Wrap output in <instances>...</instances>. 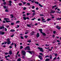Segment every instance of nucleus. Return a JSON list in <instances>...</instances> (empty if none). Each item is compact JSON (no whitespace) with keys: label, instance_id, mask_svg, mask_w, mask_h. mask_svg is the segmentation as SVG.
Listing matches in <instances>:
<instances>
[{"label":"nucleus","instance_id":"4468645a","mask_svg":"<svg viewBox=\"0 0 61 61\" xmlns=\"http://www.w3.org/2000/svg\"><path fill=\"white\" fill-rule=\"evenodd\" d=\"M5 27L3 26H1V27H0V29H4Z\"/></svg>","mask_w":61,"mask_h":61},{"label":"nucleus","instance_id":"b1692460","mask_svg":"<svg viewBox=\"0 0 61 61\" xmlns=\"http://www.w3.org/2000/svg\"><path fill=\"white\" fill-rule=\"evenodd\" d=\"M50 20H51V19L48 18L47 19V21H49Z\"/></svg>","mask_w":61,"mask_h":61},{"label":"nucleus","instance_id":"338daca9","mask_svg":"<svg viewBox=\"0 0 61 61\" xmlns=\"http://www.w3.org/2000/svg\"><path fill=\"white\" fill-rule=\"evenodd\" d=\"M40 16H44V15H43V14H41L40 15Z\"/></svg>","mask_w":61,"mask_h":61},{"label":"nucleus","instance_id":"ddd939ff","mask_svg":"<svg viewBox=\"0 0 61 61\" xmlns=\"http://www.w3.org/2000/svg\"><path fill=\"white\" fill-rule=\"evenodd\" d=\"M39 58H40L41 60H42V56L40 55H39Z\"/></svg>","mask_w":61,"mask_h":61},{"label":"nucleus","instance_id":"e433bc0d","mask_svg":"<svg viewBox=\"0 0 61 61\" xmlns=\"http://www.w3.org/2000/svg\"><path fill=\"white\" fill-rule=\"evenodd\" d=\"M16 23H20V21H17L16 22Z\"/></svg>","mask_w":61,"mask_h":61},{"label":"nucleus","instance_id":"5701e85b","mask_svg":"<svg viewBox=\"0 0 61 61\" xmlns=\"http://www.w3.org/2000/svg\"><path fill=\"white\" fill-rule=\"evenodd\" d=\"M34 2L35 4H38V2H37V1H34Z\"/></svg>","mask_w":61,"mask_h":61},{"label":"nucleus","instance_id":"6ab92c4d","mask_svg":"<svg viewBox=\"0 0 61 61\" xmlns=\"http://www.w3.org/2000/svg\"><path fill=\"white\" fill-rule=\"evenodd\" d=\"M21 61V59L20 58H19L17 60V61Z\"/></svg>","mask_w":61,"mask_h":61},{"label":"nucleus","instance_id":"4c0bfd02","mask_svg":"<svg viewBox=\"0 0 61 61\" xmlns=\"http://www.w3.org/2000/svg\"><path fill=\"white\" fill-rule=\"evenodd\" d=\"M27 5H30V4L29 3H27Z\"/></svg>","mask_w":61,"mask_h":61},{"label":"nucleus","instance_id":"8fccbe9b","mask_svg":"<svg viewBox=\"0 0 61 61\" xmlns=\"http://www.w3.org/2000/svg\"><path fill=\"white\" fill-rule=\"evenodd\" d=\"M61 20V18H57V20Z\"/></svg>","mask_w":61,"mask_h":61},{"label":"nucleus","instance_id":"423d86ee","mask_svg":"<svg viewBox=\"0 0 61 61\" xmlns=\"http://www.w3.org/2000/svg\"><path fill=\"white\" fill-rule=\"evenodd\" d=\"M38 48L40 50V51H41V52H43L44 51L43 50V48L40 47H38Z\"/></svg>","mask_w":61,"mask_h":61},{"label":"nucleus","instance_id":"c9c22d12","mask_svg":"<svg viewBox=\"0 0 61 61\" xmlns=\"http://www.w3.org/2000/svg\"><path fill=\"white\" fill-rule=\"evenodd\" d=\"M28 37V36H25V38H26Z\"/></svg>","mask_w":61,"mask_h":61},{"label":"nucleus","instance_id":"f8f14e48","mask_svg":"<svg viewBox=\"0 0 61 61\" xmlns=\"http://www.w3.org/2000/svg\"><path fill=\"white\" fill-rule=\"evenodd\" d=\"M56 28H57L58 29H59H59H60L61 28L59 26H57L56 27Z\"/></svg>","mask_w":61,"mask_h":61},{"label":"nucleus","instance_id":"4be33fe9","mask_svg":"<svg viewBox=\"0 0 61 61\" xmlns=\"http://www.w3.org/2000/svg\"><path fill=\"white\" fill-rule=\"evenodd\" d=\"M39 5L40 6V7H43V6L41 5L40 4H39Z\"/></svg>","mask_w":61,"mask_h":61},{"label":"nucleus","instance_id":"f704fd0d","mask_svg":"<svg viewBox=\"0 0 61 61\" xmlns=\"http://www.w3.org/2000/svg\"><path fill=\"white\" fill-rule=\"evenodd\" d=\"M26 7H24L23 10H26Z\"/></svg>","mask_w":61,"mask_h":61},{"label":"nucleus","instance_id":"6e6552de","mask_svg":"<svg viewBox=\"0 0 61 61\" xmlns=\"http://www.w3.org/2000/svg\"><path fill=\"white\" fill-rule=\"evenodd\" d=\"M35 32L34 31H32L30 33V34L31 36H33V35H34V34H35Z\"/></svg>","mask_w":61,"mask_h":61},{"label":"nucleus","instance_id":"9b49d317","mask_svg":"<svg viewBox=\"0 0 61 61\" xmlns=\"http://www.w3.org/2000/svg\"><path fill=\"white\" fill-rule=\"evenodd\" d=\"M9 54L10 55L12 54V51L10 50L9 51Z\"/></svg>","mask_w":61,"mask_h":61},{"label":"nucleus","instance_id":"3c124183","mask_svg":"<svg viewBox=\"0 0 61 61\" xmlns=\"http://www.w3.org/2000/svg\"><path fill=\"white\" fill-rule=\"evenodd\" d=\"M3 5H5V4H6V2H4L3 4Z\"/></svg>","mask_w":61,"mask_h":61},{"label":"nucleus","instance_id":"bb28decb","mask_svg":"<svg viewBox=\"0 0 61 61\" xmlns=\"http://www.w3.org/2000/svg\"><path fill=\"white\" fill-rule=\"evenodd\" d=\"M50 57V56L48 55H47L45 57V58H46L47 57Z\"/></svg>","mask_w":61,"mask_h":61},{"label":"nucleus","instance_id":"5fc2aeb1","mask_svg":"<svg viewBox=\"0 0 61 61\" xmlns=\"http://www.w3.org/2000/svg\"><path fill=\"white\" fill-rule=\"evenodd\" d=\"M19 53V51H18L17 52V54H16V55H18V54Z\"/></svg>","mask_w":61,"mask_h":61},{"label":"nucleus","instance_id":"680f3d73","mask_svg":"<svg viewBox=\"0 0 61 61\" xmlns=\"http://www.w3.org/2000/svg\"><path fill=\"white\" fill-rule=\"evenodd\" d=\"M56 58V57H55L53 59V60H55Z\"/></svg>","mask_w":61,"mask_h":61},{"label":"nucleus","instance_id":"7c9ffc66","mask_svg":"<svg viewBox=\"0 0 61 61\" xmlns=\"http://www.w3.org/2000/svg\"><path fill=\"white\" fill-rule=\"evenodd\" d=\"M40 55H41L42 56H44V55H43V54L42 53H40Z\"/></svg>","mask_w":61,"mask_h":61},{"label":"nucleus","instance_id":"09e8293b","mask_svg":"<svg viewBox=\"0 0 61 61\" xmlns=\"http://www.w3.org/2000/svg\"><path fill=\"white\" fill-rule=\"evenodd\" d=\"M46 21H47V20H45L44 21H43V23H45V22H46Z\"/></svg>","mask_w":61,"mask_h":61},{"label":"nucleus","instance_id":"864d4df0","mask_svg":"<svg viewBox=\"0 0 61 61\" xmlns=\"http://www.w3.org/2000/svg\"><path fill=\"white\" fill-rule=\"evenodd\" d=\"M14 45H15V47H16V46H17L16 45V44L15 43L14 44Z\"/></svg>","mask_w":61,"mask_h":61},{"label":"nucleus","instance_id":"39448f33","mask_svg":"<svg viewBox=\"0 0 61 61\" xmlns=\"http://www.w3.org/2000/svg\"><path fill=\"white\" fill-rule=\"evenodd\" d=\"M21 53L22 54V55H24V56H25V54H26V52H25V51H21Z\"/></svg>","mask_w":61,"mask_h":61},{"label":"nucleus","instance_id":"aec40b11","mask_svg":"<svg viewBox=\"0 0 61 61\" xmlns=\"http://www.w3.org/2000/svg\"><path fill=\"white\" fill-rule=\"evenodd\" d=\"M53 54H54L55 56H57V54H55L54 53H53Z\"/></svg>","mask_w":61,"mask_h":61},{"label":"nucleus","instance_id":"cd10ccee","mask_svg":"<svg viewBox=\"0 0 61 61\" xmlns=\"http://www.w3.org/2000/svg\"><path fill=\"white\" fill-rule=\"evenodd\" d=\"M10 16H11L12 17H11V18H13V17H14V16H13V15L11 14L10 15Z\"/></svg>","mask_w":61,"mask_h":61},{"label":"nucleus","instance_id":"e2e57ef3","mask_svg":"<svg viewBox=\"0 0 61 61\" xmlns=\"http://www.w3.org/2000/svg\"><path fill=\"white\" fill-rule=\"evenodd\" d=\"M32 12H35V11L34 10H32Z\"/></svg>","mask_w":61,"mask_h":61},{"label":"nucleus","instance_id":"603ef678","mask_svg":"<svg viewBox=\"0 0 61 61\" xmlns=\"http://www.w3.org/2000/svg\"><path fill=\"white\" fill-rule=\"evenodd\" d=\"M3 7L4 8H6V7L5 6H3Z\"/></svg>","mask_w":61,"mask_h":61},{"label":"nucleus","instance_id":"052dcab7","mask_svg":"<svg viewBox=\"0 0 61 61\" xmlns=\"http://www.w3.org/2000/svg\"><path fill=\"white\" fill-rule=\"evenodd\" d=\"M22 58H23V59L25 58V56H22Z\"/></svg>","mask_w":61,"mask_h":61},{"label":"nucleus","instance_id":"f03ea898","mask_svg":"<svg viewBox=\"0 0 61 61\" xmlns=\"http://www.w3.org/2000/svg\"><path fill=\"white\" fill-rule=\"evenodd\" d=\"M4 20H5L6 22V23H8V22H11V21H9L7 20H9V19L8 18H4Z\"/></svg>","mask_w":61,"mask_h":61},{"label":"nucleus","instance_id":"a18cd8bd","mask_svg":"<svg viewBox=\"0 0 61 61\" xmlns=\"http://www.w3.org/2000/svg\"><path fill=\"white\" fill-rule=\"evenodd\" d=\"M30 15V13H27V15Z\"/></svg>","mask_w":61,"mask_h":61},{"label":"nucleus","instance_id":"4d7b16f0","mask_svg":"<svg viewBox=\"0 0 61 61\" xmlns=\"http://www.w3.org/2000/svg\"><path fill=\"white\" fill-rule=\"evenodd\" d=\"M21 38V39H24V37H23V36H21V37H20Z\"/></svg>","mask_w":61,"mask_h":61},{"label":"nucleus","instance_id":"f257e3e1","mask_svg":"<svg viewBox=\"0 0 61 61\" xmlns=\"http://www.w3.org/2000/svg\"><path fill=\"white\" fill-rule=\"evenodd\" d=\"M6 40H7V44L8 45H9L11 44V41H10V38H9L7 39Z\"/></svg>","mask_w":61,"mask_h":61},{"label":"nucleus","instance_id":"dca6fc26","mask_svg":"<svg viewBox=\"0 0 61 61\" xmlns=\"http://www.w3.org/2000/svg\"><path fill=\"white\" fill-rule=\"evenodd\" d=\"M27 26L29 27H31V26H30V25L29 24H27Z\"/></svg>","mask_w":61,"mask_h":61},{"label":"nucleus","instance_id":"69168bd1","mask_svg":"<svg viewBox=\"0 0 61 61\" xmlns=\"http://www.w3.org/2000/svg\"><path fill=\"white\" fill-rule=\"evenodd\" d=\"M6 27L7 28H9V25H7L6 26Z\"/></svg>","mask_w":61,"mask_h":61},{"label":"nucleus","instance_id":"79ce46f5","mask_svg":"<svg viewBox=\"0 0 61 61\" xmlns=\"http://www.w3.org/2000/svg\"><path fill=\"white\" fill-rule=\"evenodd\" d=\"M14 36V34H13L11 36V37H13Z\"/></svg>","mask_w":61,"mask_h":61},{"label":"nucleus","instance_id":"c03bdc74","mask_svg":"<svg viewBox=\"0 0 61 61\" xmlns=\"http://www.w3.org/2000/svg\"><path fill=\"white\" fill-rule=\"evenodd\" d=\"M56 33V31H54L53 32V34H55Z\"/></svg>","mask_w":61,"mask_h":61},{"label":"nucleus","instance_id":"2f4dec72","mask_svg":"<svg viewBox=\"0 0 61 61\" xmlns=\"http://www.w3.org/2000/svg\"><path fill=\"white\" fill-rule=\"evenodd\" d=\"M19 5H20V6L22 5V3H20L19 4Z\"/></svg>","mask_w":61,"mask_h":61},{"label":"nucleus","instance_id":"473e14b6","mask_svg":"<svg viewBox=\"0 0 61 61\" xmlns=\"http://www.w3.org/2000/svg\"><path fill=\"white\" fill-rule=\"evenodd\" d=\"M52 12V13H55L56 12H55V11H53V10H51Z\"/></svg>","mask_w":61,"mask_h":61},{"label":"nucleus","instance_id":"de8ad7c7","mask_svg":"<svg viewBox=\"0 0 61 61\" xmlns=\"http://www.w3.org/2000/svg\"><path fill=\"white\" fill-rule=\"evenodd\" d=\"M35 19H36V18L35 17H34V18H33L32 19V20H35Z\"/></svg>","mask_w":61,"mask_h":61},{"label":"nucleus","instance_id":"bf43d9fd","mask_svg":"<svg viewBox=\"0 0 61 61\" xmlns=\"http://www.w3.org/2000/svg\"><path fill=\"white\" fill-rule=\"evenodd\" d=\"M19 25H17V27H16V28H18V27H19Z\"/></svg>","mask_w":61,"mask_h":61},{"label":"nucleus","instance_id":"f3484780","mask_svg":"<svg viewBox=\"0 0 61 61\" xmlns=\"http://www.w3.org/2000/svg\"><path fill=\"white\" fill-rule=\"evenodd\" d=\"M23 18L24 20H26V18L25 17H23Z\"/></svg>","mask_w":61,"mask_h":61},{"label":"nucleus","instance_id":"72a5a7b5","mask_svg":"<svg viewBox=\"0 0 61 61\" xmlns=\"http://www.w3.org/2000/svg\"><path fill=\"white\" fill-rule=\"evenodd\" d=\"M11 25H14V23H11L10 24Z\"/></svg>","mask_w":61,"mask_h":61},{"label":"nucleus","instance_id":"0e129e2a","mask_svg":"<svg viewBox=\"0 0 61 61\" xmlns=\"http://www.w3.org/2000/svg\"><path fill=\"white\" fill-rule=\"evenodd\" d=\"M57 42H60V41L58 40H57Z\"/></svg>","mask_w":61,"mask_h":61},{"label":"nucleus","instance_id":"a878e982","mask_svg":"<svg viewBox=\"0 0 61 61\" xmlns=\"http://www.w3.org/2000/svg\"><path fill=\"white\" fill-rule=\"evenodd\" d=\"M23 48V47L22 46H20V49H21Z\"/></svg>","mask_w":61,"mask_h":61},{"label":"nucleus","instance_id":"0eeeda50","mask_svg":"<svg viewBox=\"0 0 61 61\" xmlns=\"http://www.w3.org/2000/svg\"><path fill=\"white\" fill-rule=\"evenodd\" d=\"M40 32L41 33V34H42L43 36H46V33L42 32V31H40Z\"/></svg>","mask_w":61,"mask_h":61},{"label":"nucleus","instance_id":"1a4fd4ad","mask_svg":"<svg viewBox=\"0 0 61 61\" xmlns=\"http://www.w3.org/2000/svg\"><path fill=\"white\" fill-rule=\"evenodd\" d=\"M5 34V32H2V31H0V35H4Z\"/></svg>","mask_w":61,"mask_h":61},{"label":"nucleus","instance_id":"20e7f679","mask_svg":"<svg viewBox=\"0 0 61 61\" xmlns=\"http://www.w3.org/2000/svg\"><path fill=\"white\" fill-rule=\"evenodd\" d=\"M24 50H30V48H29V46H27L24 48Z\"/></svg>","mask_w":61,"mask_h":61},{"label":"nucleus","instance_id":"9d476101","mask_svg":"<svg viewBox=\"0 0 61 61\" xmlns=\"http://www.w3.org/2000/svg\"><path fill=\"white\" fill-rule=\"evenodd\" d=\"M36 36L37 37H39L40 36V35H39V33H37L36 35Z\"/></svg>","mask_w":61,"mask_h":61},{"label":"nucleus","instance_id":"774afa93","mask_svg":"<svg viewBox=\"0 0 61 61\" xmlns=\"http://www.w3.org/2000/svg\"><path fill=\"white\" fill-rule=\"evenodd\" d=\"M38 21H40V19L39 18L38 19Z\"/></svg>","mask_w":61,"mask_h":61},{"label":"nucleus","instance_id":"c85d7f7f","mask_svg":"<svg viewBox=\"0 0 61 61\" xmlns=\"http://www.w3.org/2000/svg\"><path fill=\"white\" fill-rule=\"evenodd\" d=\"M27 42H29V43H30L31 42V41L30 40H29L27 41Z\"/></svg>","mask_w":61,"mask_h":61},{"label":"nucleus","instance_id":"37998d69","mask_svg":"<svg viewBox=\"0 0 61 61\" xmlns=\"http://www.w3.org/2000/svg\"><path fill=\"white\" fill-rule=\"evenodd\" d=\"M28 32H26L25 33V35H26V34H28Z\"/></svg>","mask_w":61,"mask_h":61},{"label":"nucleus","instance_id":"ea45409f","mask_svg":"<svg viewBox=\"0 0 61 61\" xmlns=\"http://www.w3.org/2000/svg\"><path fill=\"white\" fill-rule=\"evenodd\" d=\"M14 45V43L13 42H12V44H11V45L13 46V45Z\"/></svg>","mask_w":61,"mask_h":61},{"label":"nucleus","instance_id":"c756f323","mask_svg":"<svg viewBox=\"0 0 61 61\" xmlns=\"http://www.w3.org/2000/svg\"><path fill=\"white\" fill-rule=\"evenodd\" d=\"M36 15V13L35 12H34L33 13L32 15Z\"/></svg>","mask_w":61,"mask_h":61},{"label":"nucleus","instance_id":"a19ab883","mask_svg":"<svg viewBox=\"0 0 61 61\" xmlns=\"http://www.w3.org/2000/svg\"><path fill=\"white\" fill-rule=\"evenodd\" d=\"M35 6H33L32 7V9H34V8H35Z\"/></svg>","mask_w":61,"mask_h":61},{"label":"nucleus","instance_id":"6e6d98bb","mask_svg":"<svg viewBox=\"0 0 61 61\" xmlns=\"http://www.w3.org/2000/svg\"><path fill=\"white\" fill-rule=\"evenodd\" d=\"M39 31H42V29H39Z\"/></svg>","mask_w":61,"mask_h":61},{"label":"nucleus","instance_id":"58836bf2","mask_svg":"<svg viewBox=\"0 0 61 61\" xmlns=\"http://www.w3.org/2000/svg\"><path fill=\"white\" fill-rule=\"evenodd\" d=\"M9 3L10 4H11V3H12V1H11V0H9Z\"/></svg>","mask_w":61,"mask_h":61},{"label":"nucleus","instance_id":"412c9836","mask_svg":"<svg viewBox=\"0 0 61 61\" xmlns=\"http://www.w3.org/2000/svg\"><path fill=\"white\" fill-rule=\"evenodd\" d=\"M5 12H8L9 11L8 10H7V9H6L5 10Z\"/></svg>","mask_w":61,"mask_h":61},{"label":"nucleus","instance_id":"49530a36","mask_svg":"<svg viewBox=\"0 0 61 61\" xmlns=\"http://www.w3.org/2000/svg\"><path fill=\"white\" fill-rule=\"evenodd\" d=\"M3 23H5V20H4L3 21Z\"/></svg>","mask_w":61,"mask_h":61},{"label":"nucleus","instance_id":"2eb2a0df","mask_svg":"<svg viewBox=\"0 0 61 61\" xmlns=\"http://www.w3.org/2000/svg\"><path fill=\"white\" fill-rule=\"evenodd\" d=\"M46 61H50V59L49 58H47L45 60Z\"/></svg>","mask_w":61,"mask_h":61},{"label":"nucleus","instance_id":"a211bd4d","mask_svg":"<svg viewBox=\"0 0 61 61\" xmlns=\"http://www.w3.org/2000/svg\"><path fill=\"white\" fill-rule=\"evenodd\" d=\"M50 58L51 59H52V55H50Z\"/></svg>","mask_w":61,"mask_h":61},{"label":"nucleus","instance_id":"13d9d810","mask_svg":"<svg viewBox=\"0 0 61 61\" xmlns=\"http://www.w3.org/2000/svg\"><path fill=\"white\" fill-rule=\"evenodd\" d=\"M8 53H5V55H8Z\"/></svg>","mask_w":61,"mask_h":61},{"label":"nucleus","instance_id":"393cba45","mask_svg":"<svg viewBox=\"0 0 61 61\" xmlns=\"http://www.w3.org/2000/svg\"><path fill=\"white\" fill-rule=\"evenodd\" d=\"M22 3H23V5H25V4H26V2H24L23 1H21Z\"/></svg>","mask_w":61,"mask_h":61},{"label":"nucleus","instance_id":"7ed1b4c3","mask_svg":"<svg viewBox=\"0 0 61 61\" xmlns=\"http://www.w3.org/2000/svg\"><path fill=\"white\" fill-rule=\"evenodd\" d=\"M27 52L29 53H30V54L31 55H32V53H33V54H35V52H34L33 51H32V52H31L30 51H27Z\"/></svg>","mask_w":61,"mask_h":61}]
</instances>
